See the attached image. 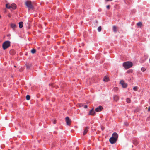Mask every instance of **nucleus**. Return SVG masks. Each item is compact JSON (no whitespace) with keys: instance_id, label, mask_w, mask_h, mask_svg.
<instances>
[{"instance_id":"1","label":"nucleus","mask_w":150,"mask_h":150,"mask_svg":"<svg viewBox=\"0 0 150 150\" xmlns=\"http://www.w3.org/2000/svg\"><path fill=\"white\" fill-rule=\"evenodd\" d=\"M132 63L129 61L123 63V65L125 69H129L131 68L132 66Z\"/></svg>"},{"instance_id":"2","label":"nucleus","mask_w":150,"mask_h":150,"mask_svg":"<svg viewBox=\"0 0 150 150\" xmlns=\"http://www.w3.org/2000/svg\"><path fill=\"white\" fill-rule=\"evenodd\" d=\"M25 4L28 8V10H30L33 8V6L30 1H26L25 3Z\"/></svg>"},{"instance_id":"3","label":"nucleus","mask_w":150,"mask_h":150,"mask_svg":"<svg viewBox=\"0 0 150 150\" xmlns=\"http://www.w3.org/2000/svg\"><path fill=\"white\" fill-rule=\"evenodd\" d=\"M10 45V42L9 41H5L3 44L2 47L4 50H5Z\"/></svg>"},{"instance_id":"4","label":"nucleus","mask_w":150,"mask_h":150,"mask_svg":"<svg viewBox=\"0 0 150 150\" xmlns=\"http://www.w3.org/2000/svg\"><path fill=\"white\" fill-rule=\"evenodd\" d=\"M117 140V139H116V138H115L113 137H111L109 139L110 142L112 144H113L115 143Z\"/></svg>"},{"instance_id":"5","label":"nucleus","mask_w":150,"mask_h":150,"mask_svg":"<svg viewBox=\"0 0 150 150\" xmlns=\"http://www.w3.org/2000/svg\"><path fill=\"white\" fill-rule=\"evenodd\" d=\"M65 120L67 125H69L71 123V121L68 117H67L65 118Z\"/></svg>"},{"instance_id":"6","label":"nucleus","mask_w":150,"mask_h":150,"mask_svg":"<svg viewBox=\"0 0 150 150\" xmlns=\"http://www.w3.org/2000/svg\"><path fill=\"white\" fill-rule=\"evenodd\" d=\"M120 83L123 88H126L127 86V84L125 83L123 80H121L120 81Z\"/></svg>"},{"instance_id":"7","label":"nucleus","mask_w":150,"mask_h":150,"mask_svg":"<svg viewBox=\"0 0 150 150\" xmlns=\"http://www.w3.org/2000/svg\"><path fill=\"white\" fill-rule=\"evenodd\" d=\"M103 109V107L102 106H100L99 107L96 108L95 109V110L96 112H100Z\"/></svg>"},{"instance_id":"8","label":"nucleus","mask_w":150,"mask_h":150,"mask_svg":"<svg viewBox=\"0 0 150 150\" xmlns=\"http://www.w3.org/2000/svg\"><path fill=\"white\" fill-rule=\"evenodd\" d=\"M94 108L92 109L89 112V115H95V112L93 110Z\"/></svg>"},{"instance_id":"9","label":"nucleus","mask_w":150,"mask_h":150,"mask_svg":"<svg viewBox=\"0 0 150 150\" xmlns=\"http://www.w3.org/2000/svg\"><path fill=\"white\" fill-rule=\"evenodd\" d=\"M112 137H113L115 138H116V139H117V140L118 137V135L116 133L114 132L112 136Z\"/></svg>"},{"instance_id":"10","label":"nucleus","mask_w":150,"mask_h":150,"mask_svg":"<svg viewBox=\"0 0 150 150\" xmlns=\"http://www.w3.org/2000/svg\"><path fill=\"white\" fill-rule=\"evenodd\" d=\"M88 127H86L84 130V132L83 133V135H85L87 132L88 131Z\"/></svg>"},{"instance_id":"11","label":"nucleus","mask_w":150,"mask_h":150,"mask_svg":"<svg viewBox=\"0 0 150 150\" xmlns=\"http://www.w3.org/2000/svg\"><path fill=\"white\" fill-rule=\"evenodd\" d=\"M11 7L13 9H15L16 8V5L15 4H12L11 6Z\"/></svg>"},{"instance_id":"12","label":"nucleus","mask_w":150,"mask_h":150,"mask_svg":"<svg viewBox=\"0 0 150 150\" xmlns=\"http://www.w3.org/2000/svg\"><path fill=\"white\" fill-rule=\"evenodd\" d=\"M11 27L12 29H14L15 28H16V26L15 24L11 23Z\"/></svg>"},{"instance_id":"13","label":"nucleus","mask_w":150,"mask_h":150,"mask_svg":"<svg viewBox=\"0 0 150 150\" xmlns=\"http://www.w3.org/2000/svg\"><path fill=\"white\" fill-rule=\"evenodd\" d=\"M19 27L20 28H21L23 27V23L22 22H20L19 23Z\"/></svg>"},{"instance_id":"14","label":"nucleus","mask_w":150,"mask_h":150,"mask_svg":"<svg viewBox=\"0 0 150 150\" xmlns=\"http://www.w3.org/2000/svg\"><path fill=\"white\" fill-rule=\"evenodd\" d=\"M114 100L116 101H117L119 99L118 96H115L114 97Z\"/></svg>"},{"instance_id":"15","label":"nucleus","mask_w":150,"mask_h":150,"mask_svg":"<svg viewBox=\"0 0 150 150\" xmlns=\"http://www.w3.org/2000/svg\"><path fill=\"white\" fill-rule=\"evenodd\" d=\"M137 25L139 27H141L142 25V23L141 22H139L137 23Z\"/></svg>"},{"instance_id":"16","label":"nucleus","mask_w":150,"mask_h":150,"mask_svg":"<svg viewBox=\"0 0 150 150\" xmlns=\"http://www.w3.org/2000/svg\"><path fill=\"white\" fill-rule=\"evenodd\" d=\"M36 50L35 49H32L31 50V52L32 53L34 54L36 52Z\"/></svg>"},{"instance_id":"17","label":"nucleus","mask_w":150,"mask_h":150,"mask_svg":"<svg viewBox=\"0 0 150 150\" xmlns=\"http://www.w3.org/2000/svg\"><path fill=\"white\" fill-rule=\"evenodd\" d=\"M103 81H108V78L106 76H105L103 79Z\"/></svg>"},{"instance_id":"18","label":"nucleus","mask_w":150,"mask_h":150,"mask_svg":"<svg viewBox=\"0 0 150 150\" xmlns=\"http://www.w3.org/2000/svg\"><path fill=\"white\" fill-rule=\"evenodd\" d=\"M113 31L115 32H117V28L115 26H114L113 27Z\"/></svg>"},{"instance_id":"19","label":"nucleus","mask_w":150,"mask_h":150,"mask_svg":"<svg viewBox=\"0 0 150 150\" xmlns=\"http://www.w3.org/2000/svg\"><path fill=\"white\" fill-rule=\"evenodd\" d=\"M31 66V64H27L26 65L27 69H29Z\"/></svg>"},{"instance_id":"20","label":"nucleus","mask_w":150,"mask_h":150,"mask_svg":"<svg viewBox=\"0 0 150 150\" xmlns=\"http://www.w3.org/2000/svg\"><path fill=\"white\" fill-rule=\"evenodd\" d=\"M6 7L8 9H10L11 8V6H10L8 4H6Z\"/></svg>"},{"instance_id":"21","label":"nucleus","mask_w":150,"mask_h":150,"mask_svg":"<svg viewBox=\"0 0 150 150\" xmlns=\"http://www.w3.org/2000/svg\"><path fill=\"white\" fill-rule=\"evenodd\" d=\"M30 99V96L29 95L26 96V99L27 100H29Z\"/></svg>"},{"instance_id":"22","label":"nucleus","mask_w":150,"mask_h":150,"mask_svg":"<svg viewBox=\"0 0 150 150\" xmlns=\"http://www.w3.org/2000/svg\"><path fill=\"white\" fill-rule=\"evenodd\" d=\"M127 102L128 103H130L131 100L130 99L128 98H127L126 100Z\"/></svg>"},{"instance_id":"23","label":"nucleus","mask_w":150,"mask_h":150,"mask_svg":"<svg viewBox=\"0 0 150 150\" xmlns=\"http://www.w3.org/2000/svg\"><path fill=\"white\" fill-rule=\"evenodd\" d=\"M146 69L145 68H144V67H142L141 68V70L142 71H143V72H144V71H145L146 70Z\"/></svg>"},{"instance_id":"24","label":"nucleus","mask_w":150,"mask_h":150,"mask_svg":"<svg viewBox=\"0 0 150 150\" xmlns=\"http://www.w3.org/2000/svg\"><path fill=\"white\" fill-rule=\"evenodd\" d=\"M133 90L135 91H137V90L138 88L137 86H134L133 88Z\"/></svg>"},{"instance_id":"25","label":"nucleus","mask_w":150,"mask_h":150,"mask_svg":"<svg viewBox=\"0 0 150 150\" xmlns=\"http://www.w3.org/2000/svg\"><path fill=\"white\" fill-rule=\"evenodd\" d=\"M98 30L99 32H100L101 30V26H99L98 28Z\"/></svg>"},{"instance_id":"26","label":"nucleus","mask_w":150,"mask_h":150,"mask_svg":"<svg viewBox=\"0 0 150 150\" xmlns=\"http://www.w3.org/2000/svg\"><path fill=\"white\" fill-rule=\"evenodd\" d=\"M78 105L79 107H81L83 106V105L82 104H78Z\"/></svg>"},{"instance_id":"27","label":"nucleus","mask_w":150,"mask_h":150,"mask_svg":"<svg viewBox=\"0 0 150 150\" xmlns=\"http://www.w3.org/2000/svg\"><path fill=\"white\" fill-rule=\"evenodd\" d=\"M23 71V69L22 68H21L19 69V71L20 72H22Z\"/></svg>"},{"instance_id":"28","label":"nucleus","mask_w":150,"mask_h":150,"mask_svg":"<svg viewBox=\"0 0 150 150\" xmlns=\"http://www.w3.org/2000/svg\"><path fill=\"white\" fill-rule=\"evenodd\" d=\"M110 5H107L106 6V8L108 9H110Z\"/></svg>"},{"instance_id":"29","label":"nucleus","mask_w":150,"mask_h":150,"mask_svg":"<svg viewBox=\"0 0 150 150\" xmlns=\"http://www.w3.org/2000/svg\"><path fill=\"white\" fill-rule=\"evenodd\" d=\"M56 123V120H54L53 121V123L54 124H55Z\"/></svg>"},{"instance_id":"30","label":"nucleus","mask_w":150,"mask_h":150,"mask_svg":"<svg viewBox=\"0 0 150 150\" xmlns=\"http://www.w3.org/2000/svg\"><path fill=\"white\" fill-rule=\"evenodd\" d=\"M115 91H117L118 90V88L117 87H116L114 88Z\"/></svg>"},{"instance_id":"31","label":"nucleus","mask_w":150,"mask_h":150,"mask_svg":"<svg viewBox=\"0 0 150 150\" xmlns=\"http://www.w3.org/2000/svg\"><path fill=\"white\" fill-rule=\"evenodd\" d=\"M88 106L87 105H85L84 106V108H87Z\"/></svg>"},{"instance_id":"32","label":"nucleus","mask_w":150,"mask_h":150,"mask_svg":"<svg viewBox=\"0 0 150 150\" xmlns=\"http://www.w3.org/2000/svg\"><path fill=\"white\" fill-rule=\"evenodd\" d=\"M148 110L149 111H150V107H149Z\"/></svg>"},{"instance_id":"33","label":"nucleus","mask_w":150,"mask_h":150,"mask_svg":"<svg viewBox=\"0 0 150 150\" xmlns=\"http://www.w3.org/2000/svg\"><path fill=\"white\" fill-rule=\"evenodd\" d=\"M14 52V51L13 50H11L10 51V52L11 54L12 52Z\"/></svg>"},{"instance_id":"34","label":"nucleus","mask_w":150,"mask_h":150,"mask_svg":"<svg viewBox=\"0 0 150 150\" xmlns=\"http://www.w3.org/2000/svg\"><path fill=\"white\" fill-rule=\"evenodd\" d=\"M134 144H136V145L137 144H138V143H137V142H135H135H134Z\"/></svg>"},{"instance_id":"35","label":"nucleus","mask_w":150,"mask_h":150,"mask_svg":"<svg viewBox=\"0 0 150 150\" xmlns=\"http://www.w3.org/2000/svg\"><path fill=\"white\" fill-rule=\"evenodd\" d=\"M8 16L9 17H10V14H8Z\"/></svg>"},{"instance_id":"36","label":"nucleus","mask_w":150,"mask_h":150,"mask_svg":"<svg viewBox=\"0 0 150 150\" xmlns=\"http://www.w3.org/2000/svg\"><path fill=\"white\" fill-rule=\"evenodd\" d=\"M102 130H103L104 129V128H102Z\"/></svg>"},{"instance_id":"37","label":"nucleus","mask_w":150,"mask_h":150,"mask_svg":"<svg viewBox=\"0 0 150 150\" xmlns=\"http://www.w3.org/2000/svg\"><path fill=\"white\" fill-rule=\"evenodd\" d=\"M14 67H16V66H14Z\"/></svg>"},{"instance_id":"38","label":"nucleus","mask_w":150,"mask_h":150,"mask_svg":"<svg viewBox=\"0 0 150 150\" xmlns=\"http://www.w3.org/2000/svg\"><path fill=\"white\" fill-rule=\"evenodd\" d=\"M128 125V123L127 125Z\"/></svg>"},{"instance_id":"39","label":"nucleus","mask_w":150,"mask_h":150,"mask_svg":"<svg viewBox=\"0 0 150 150\" xmlns=\"http://www.w3.org/2000/svg\"><path fill=\"white\" fill-rule=\"evenodd\" d=\"M1 16L0 15V18H1Z\"/></svg>"}]
</instances>
